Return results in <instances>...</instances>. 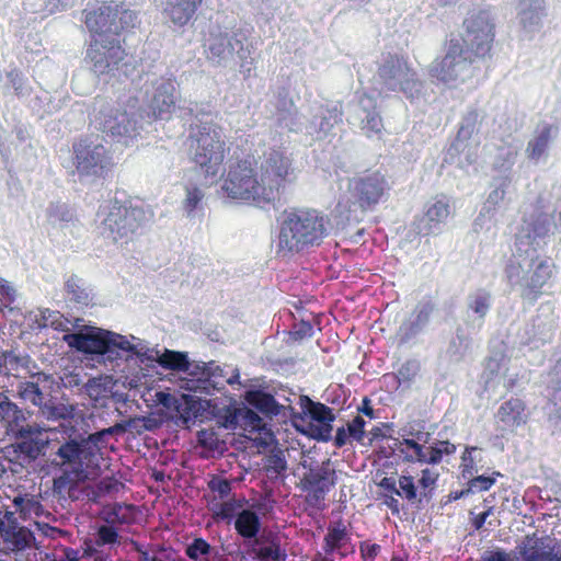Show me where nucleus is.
<instances>
[{"label":"nucleus","mask_w":561,"mask_h":561,"mask_svg":"<svg viewBox=\"0 0 561 561\" xmlns=\"http://www.w3.org/2000/svg\"><path fill=\"white\" fill-rule=\"evenodd\" d=\"M62 339L71 350L112 368L133 358L152 367L154 363L159 365L161 356L160 351L149 347L146 341L135 335L127 336L92 325L68 331Z\"/></svg>","instance_id":"f257e3e1"},{"label":"nucleus","mask_w":561,"mask_h":561,"mask_svg":"<svg viewBox=\"0 0 561 561\" xmlns=\"http://www.w3.org/2000/svg\"><path fill=\"white\" fill-rule=\"evenodd\" d=\"M466 32L461 38H451L445 57L430 69L437 80L449 83L463 80L476 58L484 57L494 39V22L489 10H474L463 22Z\"/></svg>","instance_id":"f03ea898"},{"label":"nucleus","mask_w":561,"mask_h":561,"mask_svg":"<svg viewBox=\"0 0 561 561\" xmlns=\"http://www.w3.org/2000/svg\"><path fill=\"white\" fill-rule=\"evenodd\" d=\"M180 116L190 121V154L205 175L216 176L225 159L221 129L213 122L215 112L210 103L184 102L178 106Z\"/></svg>","instance_id":"7ed1b4c3"},{"label":"nucleus","mask_w":561,"mask_h":561,"mask_svg":"<svg viewBox=\"0 0 561 561\" xmlns=\"http://www.w3.org/2000/svg\"><path fill=\"white\" fill-rule=\"evenodd\" d=\"M252 33L253 26L250 24L231 28L211 25L204 44L208 61L222 68L238 62L240 73L244 78L250 77L254 66L252 54L256 49Z\"/></svg>","instance_id":"20e7f679"},{"label":"nucleus","mask_w":561,"mask_h":561,"mask_svg":"<svg viewBox=\"0 0 561 561\" xmlns=\"http://www.w3.org/2000/svg\"><path fill=\"white\" fill-rule=\"evenodd\" d=\"M329 219L316 209L285 210L278 234V251L284 254L300 253L319 247L329 234Z\"/></svg>","instance_id":"39448f33"},{"label":"nucleus","mask_w":561,"mask_h":561,"mask_svg":"<svg viewBox=\"0 0 561 561\" xmlns=\"http://www.w3.org/2000/svg\"><path fill=\"white\" fill-rule=\"evenodd\" d=\"M153 217V213L140 201H119L114 197L110 205L96 215L99 233L114 243L127 242Z\"/></svg>","instance_id":"423d86ee"},{"label":"nucleus","mask_w":561,"mask_h":561,"mask_svg":"<svg viewBox=\"0 0 561 561\" xmlns=\"http://www.w3.org/2000/svg\"><path fill=\"white\" fill-rule=\"evenodd\" d=\"M375 78L383 90L401 92L410 101H414L422 95L423 82L402 55L382 54Z\"/></svg>","instance_id":"0eeeda50"},{"label":"nucleus","mask_w":561,"mask_h":561,"mask_svg":"<svg viewBox=\"0 0 561 561\" xmlns=\"http://www.w3.org/2000/svg\"><path fill=\"white\" fill-rule=\"evenodd\" d=\"M300 412L288 405L289 417L296 431L316 442L332 439L334 410L327 404L313 401L308 396H299Z\"/></svg>","instance_id":"6e6552de"},{"label":"nucleus","mask_w":561,"mask_h":561,"mask_svg":"<svg viewBox=\"0 0 561 561\" xmlns=\"http://www.w3.org/2000/svg\"><path fill=\"white\" fill-rule=\"evenodd\" d=\"M72 151L76 171L81 183H98L111 172L112 158L98 136L80 138L73 142Z\"/></svg>","instance_id":"1a4fd4ad"},{"label":"nucleus","mask_w":561,"mask_h":561,"mask_svg":"<svg viewBox=\"0 0 561 561\" xmlns=\"http://www.w3.org/2000/svg\"><path fill=\"white\" fill-rule=\"evenodd\" d=\"M36 381H23L16 386V396L38 408V415L49 422L72 420L77 408L73 404L62 403L51 393H46L41 382L54 383L51 375L38 373Z\"/></svg>","instance_id":"9d476101"},{"label":"nucleus","mask_w":561,"mask_h":561,"mask_svg":"<svg viewBox=\"0 0 561 561\" xmlns=\"http://www.w3.org/2000/svg\"><path fill=\"white\" fill-rule=\"evenodd\" d=\"M260 178L264 193L272 203L278 201L287 185L295 179V168L290 154L283 148H268L260 162Z\"/></svg>","instance_id":"9b49d317"},{"label":"nucleus","mask_w":561,"mask_h":561,"mask_svg":"<svg viewBox=\"0 0 561 561\" xmlns=\"http://www.w3.org/2000/svg\"><path fill=\"white\" fill-rule=\"evenodd\" d=\"M194 370V378H183L181 388L190 392H199L213 396L226 390V385H240V371L237 367L219 365L215 360L198 362Z\"/></svg>","instance_id":"f8f14e48"},{"label":"nucleus","mask_w":561,"mask_h":561,"mask_svg":"<svg viewBox=\"0 0 561 561\" xmlns=\"http://www.w3.org/2000/svg\"><path fill=\"white\" fill-rule=\"evenodd\" d=\"M222 190L232 199L252 202L260 207L272 204L271 198L263 194L265 192L261 178H257L255 169L248 160L230 167Z\"/></svg>","instance_id":"ddd939ff"},{"label":"nucleus","mask_w":561,"mask_h":561,"mask_svg":"<svg viewBox=\"0 0 561 561\" xmlns=\"http://www.w3.org/2000/svg\"><path fill=\"white\" fill-rule=\"evenodd\" d=\"M391 190V182L379 170L365 172L348 181L350 199L362 211H374L379 204L388 202Z\"/></svg>","instance_id":"4468645a"},{"label":"nucleus","mask_w":561,"mask_h":561,"mask_svg":"<svg viewBox=\"0 0 561 561\" xmlns=\"http://www.w3.org/2000/svg\"><path fill=\"white\" fill-rule=\"evenodd\" d=\"M94 127L113 141L128 146L140 135V115L118 108H101L93 121Z\"/></svg>","instance_id":"2eb2a0df"},{"label":"nucleus","mask_w":561,"mask_h":561,"mask_svg":"<svg viewBox=\"0 0 561 561\" xmlns=\"http://www.w3.org/2000/svg\"><path fill=\"white\" fill-rule=\"evenodd\" d=\"M98 450V439L94 435L69 437L56 450V456L61 462L56 463L55 467L71 468L72 473L78 476L89 474L88 463L93 460Z\"/></svg>","instance_id":"dca6fc26"},{"label":"nucleus","mask_w":561,"mask_h":561,"mask_svg":"<svg viewBox=\"0 0 561 561\" xmlns=\"http://www.w3.org/2000/svg\"><path fill=\"white\" fill-rule=\"evenodd\" d=\"M124 58L121 38L108 34L92 35L87 49V59L98 75L113 71Z\"/></svg>","instance_id":"f3484780"},{"label":"nucleus","mask_w":561,"mask_h":561,"mask_svg":"<svg viewBox=\"0 0 561 561\" xmlns=\"http://www.w3.org/2000/svg\"><path fill=\"white\" fill-rule=\"evenodd\" d=\"M244 402V419L250 423H261L264 419L272 420L280 414L289 417L288 407L279 403L275 394L265 389L247 390Z\"/></svg>","instance_id":"a211bd4d"},{"label":"nucleus","mask_w":561,"mask_h":561,"mask_svg":"<svg viewBox=\"0 0 561 561\" xmlns=\"http://www.w3.org/2000/svg\"><path fill=\"white\" fill-rule=\"evenodd\" d=\"M300 465L307 470L300 479L301 489L308 493L309 500L313 503L323 501L336 484V472L330 467L331 460L327 459L316 466L307 461H302Z\"/></svg>","instance_id":"6ab92c4d"},{"label":"nucleus","mask_w":561,"mask_h":561,"mask_svg":"<svg viewBox=\"0 0 561 561\" xmlns=\"http://www.w3.org/2000/svg\"><path fill=\"white\" fill-rule=\"evenodd\" d=\"M152 94L148 116L167 121L175 110L178 100L176 81L172 73L150 79Z\"/></svg>","instance_id":"aec40b11"},{"label":"nucleus","mask_w":561,"mask_h":561,"mask_svg":"<svg viewBox=\"0 0 561 561\" xmlns=\"http://www.w3.org/2000/svg\"><path fill=\"white\" fill-rule=\"evenodd\" d=\"M435 310L436 304L432 298L420 300L397 330L396 336L399 345L415 343L428 328Z\"/></svg>","instance_id":"412c9836"},{"label":"nucleus","mask_w":561,"mask_h":561,"mask_svg":"<svg viewBox=\"0 0 561 561\" xmlns=\"http://www.w3.org/2000/svg\"><path fill=\"white\" fill-rule=\"evenodd\" d=\"M309 115L308 122L304 123V130L312 139L320 140L325 138L334 126L342 123V104L340 102L314 104L310 107Z\"/></svg>","instance_id":"4be33fe9"},{"label":"nucleus","mask_w":561,"mask_h":561,"mask_svg":"<svg viewBox=\"0 0 561 561\" xmlns=\"http://www.w3.org/2000/svg\"><path fill=\"white\" fill-rule=\"evenodd\" d=\"M516 550L519 561H561V540L550 535H526Z\"/></svg>","instance_id":"5701e85b"},{"label":"nucleus","mask_w":561,"mask_h":561,"mask_svg":"<svg viewBox=\"0 0 561 561\" xmlns=\"http://www.w3.org/2000/svg\"><path fill=\"white\" fill-rule=\"evenodd\" d=\"M270 106L271 117L276 128L296 134L304 131L301 115L286 88L282 87L277 90L274 99L270 101Z\"/></svg>","instance_id":"b1692460"},{"label":"nucleus","mask_w":561,"mask_h":561,"mask_svg":"<svg viewBox=\"0 0 561 561\" xmlns=\"http://www.w3.org/2000/svg\"><path fill=\"white\" fill-rule=\"evenodd\" d=\"M553 230L552 216L546 213H534L523 220L520 229L516 234L515 247L517 252L520 254L524 249H537L540 242Z\"/></svg>","instance_id":"393cba45"},{"label":"nucleus","mask_w":561,"mask_h":561,"mask_svg":"<svg viewBox=\"0 0 561 561\" xmlns=\"http://www.w3.org/2000/svg\"><path fill=\"white\" fill-rule=\"evenodd\" d=\"M493 305V296L485 288H477L466 297V316L462 324L468 331L479 332L490 313Z\"/></svg>","instance_id":"a878e982"},{"label":"nucleus","mask_w":561,"mask_h":561,"mask_svg":"<svg viewBox=\"0 0 561 561\" xmlns=\"http://www.w3.org/2000/svg\"><path fill=\"white\" fill-rule=\"evenodd\" d=\"M479 113L476 108L469 110L461 118L457 135L450 146L447 148L444 161L447 163H457L459 167H463L461 161V154L468 149V141L472 135L478 131L479 126Z\"/></svg>","instance_id":"bb28decb"},{"label":"nucleus","mask_w":561,"mask_h":561,"mask_svg":"<svg viewBox=\"0 0 561 561\" xmlns=\"http://www.w3.org/2000/svg\"><path fill=\"white\" fill-rule=\"evenodd\" d=\"M476 331H468L465 324L458 323L448 336L446 345L439 354V360L447 366H458L463 363L472 345L470 334Z\"/></svg>","instance_id":"cd10ccee"},{"label":"nucleus","mask_w":561,"mask_h":561,"mask_svg":"<svg viewBox=\"0 0 561 561\" xmlns=\"http://www.w3.org/2000/svg\"><path fill=\"white\" fill-rule=\"evenodd\" d=\"M358 122L360 130L367 136L379 135L383 128L382 119L377 111L376 100L365 93L357 95L354 114L350 117Z\"/></svg>","instance_id":"c85d7f7f"},{"label":"nucleus","mask_w":561,"mask_h":561,"mask_svg":"<svg viewBox=\"0 0 561 561\" xmlns=\"http://www.w3.org/2000/svg\"><path fill=\"white\" fill-rule=\"evenodd\" d=\"M538 259L536 248L524 249L520 254L516 251L505 266L504 274L507 283L514 288L518 287L520 293L524 289V283L527 278V273L534 266L535 260Z\"/></svg>","instance_id":"c756f323"},{"label":"nucleus","mask_w":561,"mask_h":561,"mask_svg":"<svg viewBox=\"0 0 561 561\" xmlns=\"http://www.w3.org/2000/svg\"><path fill=\"white\" fill-rule=\"evenodd\" d=\"M552 336V325L541 316L537 314L526 322L516 332V343L520 346L539 348Z\"/></svg>","instance_id":"7c9ffc66"},{"label":"nucleus","mask_w":561,"mask_h":561,"mask_svg":"<svg viewBox=\"0 0 561 561\" xmlns=\"http://www.w3.org/2000/svg\"><path fill=\"white\" fill-rule=\"evenodd\" d=\"M114 15H118V4L103 3L96 10L84 11V23L92 35L108 34L117 36Z\"/></svg>","instance_id":"2f4dec72"},{"label":"nucleus","mask_w":561,"mask_h":561,"mask_svg":"<svg viewBox=\"0 0 561 561\" xmlns=\"http://www.w3.org/2000/svg\"><path fill=\"white\" fill-rule=\"evenodd\" d=\"M244 547L252 553L253 561H286L287 551L276 535L257 537Z\"/></svg>","instance_id":"473e14b6"},{"label":"nucleus","mask_w":561,"mask_h":561,"mask_svg":"<svg viewBox=\"0 0 561 561\" xmlns=\"http://www.w3.org/2000/svg\"><path fill=\"white\" fill-rule=\"evenodd\" d=\"M552 267L553 264L548 260H535L534 266L527 273L520 296L530 301L537 300L541 295V288L552 276Z\"/></svg>","instance_id":"72a5a7b5"},{"label":"nucleus","mask_w":561,"mask_h":561,"mask_svg":"<svg viewBox=\"0 0 561 561\" xmlns=\"http://www.w3.org/2000/svg\"><path fill=\"white\" fill-rule=\"evenodd\" d=\"M322 549L327 556L339 553L341 558H345L347 554L355 552L351 534L342 522H339L334 526H329L328 533L323 539Z\"/></svg>","instance_id":"f704fd0d"},{"label":"nucleus","mask_w":561,"mask_h":561,"mask_svg":"<svg viewBox=\"0 0 561 561\" xmlns=\"http://www.w3.org/2000/svg\"><path fill=\"white\" fill-rule=\"evenodd\" d=\"M450 214V206L445 198H438L430 204L424 216L421 218L417 229L419 233L436 234L440 231L442 225Z\"/></svg>","instance_id":"c9c22d12"},{"label":"nucleus","mask_w":561,"mask_h":561,"mask_svg":"<svg viewBox=\"0 0 561 561\" xmlns=\"http://www.w3.org/2000/svg\"><path fill=\"white\" fill-rule=\"evenodd\" d=\"M203 0H161L162 12L176 26L186 25L196 14Z\"/></svg>","instance_id":"e433bc0d"},{"label":"nucleus","mask_w":561,"mask_h":561,"mask_svg":"<svg viewBox=\"0 0 561 561\" xmlns=\"http://www.w3.org/2000/svg\"><path fill=\"white\" fill-rule=\"evenodd\" d=\"M546 16L545 0H518L517 18L520 26L528 33L538 31Z\"/></svg>","instance_id":"4c0bfd02"},{"label":"nucleus","mask_w":561,"mask_h":561,"mask_svg":"<svg viewBox=\"0 0 561 561\" xmlns=\"http://www.w3.org/2000/svg\"><path fill=\"white\" fill-rule=\"evenodd\" d=\"M64 291L67 300L78 307L93 305L95 294L92 286L77 274H71L65 280Z\"/></svg>","instance_id":"58836bf2"},{"label":"nucleus","mask_w":561,"mask_h":561,"mask_svg":"<svg viewBox=\"0 0 561 561\" xmlns=\"http://www.w3.org/2000/svg\"><path fill=\"white\" fill-rule=\"evenodd\" d=\"M60 469V474L55 476L53 478V493L59 497V500L64 499H76V493L78 492V485L89 480L90 474L78 476L77 473H72L71 468L67 467H58Z\"/></svg>","instance_id":"ea45409f"},{"label":"nucleus","mask_w":561,"mask_h":561,"mask_svg":"<svg viewBox=\"0 0 561 561\" xmlns=\"http://www.w3.org/2000/svg\"><path fill=\"white\" fill-rule=\"evenodd\" d=\"M233 526L237 534L243 538L245 543L259 537L262 529V520L255 510L245 507L236 513Z\"/></svg>","instance_id":"a19ab883"},{"label":"nucleus","mask_w":561,"mask_h":561,"mask_svg":"<svg viewBox=\"0 0 561 561\" xmlns=\"http://www.w3.org/2000/svg\"><path fill=\"white\" fill-rule=\"evenodd\" d=\"M114 388L113 378L111 376L100 375L98 377H90L84 385L80 388V393L89 397L94 405L106 407L110 393Z\"/></svg>","instance_id":"79ce46f5"},{"label":"nucleus","mask_w":561,"mask_h":561,"mask_svg":"<svg viewBox=\"0 0 561 561\" xmlns=\"http://www.w3.org/2000/svg\"><path fill=\"white\" fill-rule=\"evenodd\" d=\"M513 176L511 174H499L492 178L490 184L491 192L483 204L481 214H491L501 206V204L505 203L506 196L510 194Z\"/></svg>","instance_id":"37998d69"},{"label":"nucleus","mask_w":561,"mask_h":561,"mask_svg":"<svg viewBox=\"0 0 561 561\" xmlns=\"http://www.w3.org/2000/svg\"><path fill=\"white\" fill-rule=\"evenodd\" d=\"M197 362H192L186 352L164 350L159 358V366L164 369L178 370L186 375L185 378H194Z\"/></svg>","instance_id":"c03bdc74"},{"label":"nucleus","mask_w":561,"mask_h":561,"mask_svg":"<svg viewBox=\"0 0 561 561\" xmlns=\"http://www.w3.org/2000/svg\"><path fill=\"white\" fill-rule=\"evenodd\" d=\"M525 405L520 399H511L499 408L497 419L504 428H514L526 422Z\"/></svg>","instance_id":"a18cd8bd"},{"label":"nucleus","mask_w":561,"mask_h":561,"mask_svg":"<svg viewBox=\"0 0 561 561\" xmlns=\"http://www.w3.org/2000/svg\"><path fill=\"white\" fill-rule=\"evenodd\" d=\"M47 444L41 438L21 439L12 444L15 456L26 463L35 461L45 453Z\"/></svg>","instance_id":"49530a36"},{"label":"nucleus","mask_w":561,"mask_h":561,"mask_svg":"<svg viewBox=\"0 0 561 561\" xmlns=\"http://www.w3.org/2000/svg\"><path fill=\"white\" fill-rule=\"evenodd\" d=\"M543 411L547 428L552 433L561 432V385L552 386V393Z\"/></svg>","instance_id":"de8ad7c7"},{"label":"nucleus","mask_w":561,"mask_h":561,"mask_svg":"<svg viewBox=\"0 0 561 561\" xmlns=\"http://www.w3.org/2000/svg\"><path fill=\"white\" fill-rule=\"evenodd\" d=\"M31 415L28 410L21 409L8 396L0 392V419L7 422L10 428L26 422Z\"/></svg>","instance_id":"09e8293b"},{"label":"nucleus","mask_w":561,"mask_h":561,"mask_svg":"<svg viewBox=\"0 0 561 561\" xmlns=\"http://www.w3.org/2000/svg\"><path fill=\"white\" fill-rule=\"evenodd\" d=\"M551 125L546 124L539 133L528 141L526 147V154L530 161L538 162L547 156L549 142L551 139Z\"/></svg>","instance_id":"8fccbe9b"},{"label":"nucleus","mask_w":561,"mask_h":561,"mask_svg":"<svg viewBox=\"0 0 561 561\" xmlns=\"http://www.w3.org/2000/svg\"><path fill=\"white\" fill-rule=\"evenodd\" d=\"M205 404H208V401H202L201 399L191 398L183 403H179L175 408L178 412V422L188 427L191 424H195L196 420L203 416L205 411Z\"/></svg>","instance_id":"3c124183"},{"label":"nucleus","mask_w":561,"mask_h":561,"mask_svg":"<svg viewBox=\"0 0 561 561\" xmlns=\"http://www.w3.org/2000/svg\"><path fill=\"white\" fill-rule=\"evenodd\" d=\"M420 370V363L416 359H409L401 365L397 374L385 375L383 380L391 379L393 389H398L401 383H410Z\"/></svg>","instance_id":"603ef678"},{"label":"nucleus","mask_w":561,"mask_h":561,"mask_svg":"<svg viewBox=\"0 0 561 561\" xmlns=\"http://www.w3.org/2000/svg\"><path fill=\"white\" fill-rule=\"evenodd\" d=\"M118 543V529L115 526L108 524L99 526L95 530L94 538L84 541V545H95L98 548H103L104 546H114Z\"/></svg>","instance_id":"864d4df0"},{"label":"nucleus","mask_w":561,"mask_h":561,"mask_svg":"<svg viewBox=\"0 0 561 561\" xmlns=\"http://www.w3.org/2000/svg\"><path fill=\"white\" fill-rule=\"evenodd\" d=\"M213 552V547L202 537L194 538L185 548L186 556L194 561H205Z\"/></svg>","instance_id":"5fc2aeb1"},{"label":"nucleus","mask_w":561,"mask_h":561,"mask_svg":"<svg viewBox=\"0 0 561 561\" xmlns=\"http://www.w3.org/2000/svg\"><path fill=\"white\" fill-rule=\"evenodd\" d=\"M518 152L513 148H506L500 150L497 153L493 169L497 171L500 174H511L512 168L516 163Z\"/></svg>","instance_id":"6e6d98bb"},{"label":"nucleus","mask_w":561,"mask_h":561,"mask_svg":"<svg viewBox=\"0 0 561 561\" xmlns=\"http://www.w3.org/2000/svg\"><path fill=\"white\" fill-rule=\"evenodd\" d=\"M7 79L10 87L13 89L14 94L18 98L28 96L31 94V88L27 84L26 78L16 68L10 70L7 73Z\"/></svg>","instance_id":"4d7b16f0"},{"label":"nucleus","mask_w":561,"mask_h":561,"mask_svg":"<svg viewBox=\"0 0 561 561\" xmlns=\"http://www.w3.org/2000/svg\"><path fill=\"white\" fill-rule=\"evenodd\" d=\"M114 23L117 26V36L121 38L122 31L133 28L139 23L138 14L118 5V15H114Z\"/></svg>","instance_id":"13d9d810"},{"label":"nucleus","mask_w":561,"mask_h":561,"mask_svg":"<svg viewBox=\"0 0 561 561\" xmlns=\"http://www.w3.org/2000/svg\"><path fill=\"white\" fill-rule=\"evenodd\" d=\"M399 488H397V495L404 497L410 503L414 504L417 497V486L412 476L402 474L399 480Z\"/></svg>","instance_id":"bf43d9fd"},{"label":"nucleus","mask_w":561,"mask_h":561,"mask_svg":"<svg viewBox=\"0 0 561 561\" xmlns=\"http://www.w3.org/2000/svg\"><path fill=\"white\" fill-rule=\"evenodd\" d=\"M47 215L50 219L60 221V222H69L73 219V210L66 203H50L47 208Z\"/></svg>","instance_id":"052dcab7"},{"label":"nucleus","mask_w":561,"mask_h":561,"mask_svg":"<svg viewBox=\"0 0 561 561\" xmlns=\"http://www.w3.org/2000/svg\"><path fill=\"white\" fill-rule=\"evenodd\" d=\"M286 469L287 461L282 453H275L267 458L266 470L271 479L283 476Z\"/></svg>","instance_id":"680f3d73"},{"label":"nucleus","mask_w":561,"mask_h":561,"mask_svg":"<svg viewBox=\"0 0 561 561\" xmlns=\"http://www.w3.org/2000/svg\"><path fill=\"white\" fill-rule=\"evenodd\" d=\"M208 489L215 493L220 500H226L231 493V482L224 477L214 476L208 481Z\"/></svg>","instance_id":"e2e57ef3"},{"label":"nucleus","mask_w":561,"mask_h":561,"mask_svg":"<svg viewBox=\"0 0 561 561\" xmlns=\"http://www.w3.org/2000/svg\"><path fill=\"white\" fill-rule=\"evenodd\" d=\"M61 316L58 311L44 309L41 311V319L37 320L39 328L51 327L57 331H65L64 323L60 320Z\"/></svg>","instance_id":"0e129e2a"},{"label":"nucleus","mask_w":561,"mask_h":561,"mask_svg":"<svg viewBox=\"0 0 561 561\" xmlns=\"http://www.w3.org/2000/svg\"><path fill=\"white\" fill-rule=\"evenodd\" d=\"M3 370H16L19 367L26 366L28 357L16 355L12 351H4L0 355Z\"/></svg>","instance_id":"69168bd1"},{"label":"nucleus","mask_w":561,"mask_h":561,"mask_svg":"<svg viewBox=\"0 0 561 561\" xmlns=\"http://www.w3.org/2000/svg\"><path fill=\"white\" fill-rule=\"evenodd\" d=\"M477 561H517V559L512 552L506 551L504 548L494 547L484 550Z\"/></svg>","instance_id":"338daca9"},{"label":"nucleus","mask_w":561,"mask_h":561,"mask_svg":"<svg viewBox=\"0 0 561 561\" xmlns=\"http://www.w3.org/2000/svg\"><path fill=\"white\" fill-rule=\"evenodd\" d=\"M313 335V327L309 320L296 321L291 325L290 336L295 341L311 337Z\"/></svg>","instance_id":"774afa93"}]
</instances>
